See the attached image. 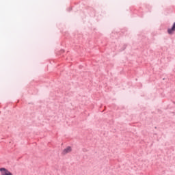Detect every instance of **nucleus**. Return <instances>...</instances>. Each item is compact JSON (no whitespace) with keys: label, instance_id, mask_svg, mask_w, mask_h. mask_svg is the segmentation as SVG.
Listing matches in <instances>:
<instances>
[{"label":"nucleus","instance_id":"nucleus-1","mask_svg":"<svg viewBox=\"0 0 175 175\" xmlns=\"http://www.w3.org/2000/svg\"><path fill=\"white\" fill-rule=\"evenodd\" d=\"M0 173L1 175H13V173H12L10 171H9V170L5 167L0 168Z\"/></svg>","mask_w":175,"mask_h":175},{"label":"nucleus","instance_id":"nucleus-2","mask_svg":"<svg viewBox=\"0 0 175 175\" xmlns=\"http://www.w3.org/2000/svg\"><path fill=\"white\" fill-rule=\"evenodd\" d=\"M69 152H72V148L70 146H68L64 149L62 154L63 155H66V154H69Z\"/></svg>","mask_w":175,"mask_h":175},{"label":"nucleus","instance_id":"nucleus-3","mask_svg":"<svg viewBox=\"0 0 175 175\" xmlns=\"http://www.w3.org/2000/svg\"><path fill=\"white\" fill-rule=\"evenodd\" d=\"M174 31H175V22L174 23L171 29H167V32L169 35H173V33H174Z\"/></svg>","mask_w":175,"mask_h":175}]
</instances>
